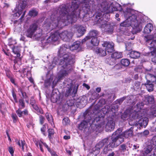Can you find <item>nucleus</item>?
Returning a JSON list of instances; mask_svg holds the SVG:
<instances>
[{"label": "nucleus", "mask_w": 156, "mask_h": 156, "mask_svg": "<svg viewBox=\"0 0 156 156\" xmlns=\"http://www.w3.org/2000/svg\"><path fill=\"white\" fill-rule=\"evenodd\" d=\"M115 126V122L112 119H108V122L105 125V130L107 132H111L113 131Z\"/></svg>", "instance_id": "20"}, {"label": "nucleus", "mask_w": 156, "mask_h": 156, "mask_svg": "<svg viewBox=\"0 0 156 156\" xmlns=\"http://www.w3.org/2000/svg\"><path fill=\"white\" fill-rule=\"evenodd\" d=\"M105 123L104 121L103 120L101 122L98 123V130L99 129L100 132H101L104 129Z\"/></svg>", "instance_id": "41"}, {"label": "nucleus", "mask_w": 156, "mask_h": 156, "mask_svg": "<svg viewBox=\"0 0 156 156\" xmlns=\"http://www.w3.org/2000/svg\"><path fill=\"white\" fill-rule=\"evenodd\" d=\"M43 34L42 30L36 23L30 25L25 32V36L27 37L36 40H39Z\"/></svg>", "instance_id": "4"}, {"label": "nucleus", "mask_w": 156, "mask_h": 156, "mask_svg": "<svg viewBox=\"0 0 156 156\" xmlns=\"http://www.w3.org/2000/svg\"><path fill=\"white\" fill-rule=\"evenodd\" d=\"M114 69H119L122 68L121 64H117L115 65L114 66Z\"/></svg>", "instance_id": "63"}, {"label": "nucleus", "mask_w": 156, "mask_h": 156, "mask_svg": "<svg viewBox=\"0 0 156 156\" xmlns=\"http://www.w3.org/2000/svg\"><path fill=\"white\" fill-rule=\"evenodd\" d=\"M151 108L150 115L153 117L156 116V107L154 105H152Z\"/></svg>", "instance_id": "37"}, {"label": "nucleus", "mask_w": 156, "mask_h": 156, "mask_svg": "<svg viewBox=\"0 0 156 156\" xmlns=\"http://www.w3.org/2000/svg\"><path fill=\"white\" fill-rule=\"evenodd\" d=\"M67 49V46H66L65 45H62L60 47V48L59 49L58 51V53L59 54V56L58 58H54V59L55 58H56L57 60L56 61H57L58 62H60V59L61 58H62L66 54H71L70 53H68L67 54H64L65 53V52L66 51V50ZM54 60H53V61Z\"/></svg>", "instance_id": "16"}, {"label": "nucleus", "mask_w": 156, "mask_h": 156, "mask_svg": "<svg viewBox=\"0 0 156 156\" xmlns=\"http://www.w3.org/2000/svg\"><path fill=\"white\" fill-rule=\"evenodd\" d=\"M27 5V2L24 0H20L18 2V11L13 14L14 16L19 17L22 13V11L25 9Z\"/></svg>", "instance_id": "14"}, {"label": "nucleus", "mask_w": 156, "mask_h": 156, "mask_svg": "<svg viewBox=\"0 0 156 156\" xmlns=\"http://www.w3.org/2000/svg\"><path fill=\"white\" fill-rule=\"evenodd\" d=\"M106 50L100 48L98 49V54L101 56H104L106 55Z\"/></svg>", "instance_id": "45"}, {"label": "nucleus", "mask_w": 156, "mask_h": 156, "mask_svg": "<svg viewBox=\"0 0 156 156\" xmlns=\"http://www.w3.org/2000/svg\"><path fill=\"white\" fill-rule=\"evenodd\" d=\"M8 150L9 152L10 153L11 156L13 155L14 151L12 147H9L8 148Z\"/></svg>", "instance_id": "62"}, {"label": "nucleus", "mask_w": 156, "mask_h": 156, "mask_svg": "<svg viewBox=\"0 0 156 156\" xmlns=\"http://www.w3.org/2000/svg\"><path fill=\"white\" fill-rule=\"evenodd\" d=\"M12 117L13 120V122H16L18 119V117L16 114L14 113L12 114Z\"/></svg>", "instance_id": "58"}, {"label": "nucleus", "mask_w": 156, "mask_h": 156, "mask_svg": "<svg viewBox=\"0 0 156 156\" xmlns=\"http://www.w3.org/2000/svg\"><path fill=\"white\" fill-rule=\"evenodd\" d=\"M152 150V146L149 145L146 147L141 152V154L140 156H150L152 155L151 153Z\"/></svg>", "instance_id": "19"}, {"label": "nucleus", "mask_w": 156, "mask_h": 156, "mask_svg": "<svg viewBox=\"0 0 156 156\" xmlns=\"http://www.w3.org/2000/svg\"><path fill=\"white\" fill-rule=\"evenodd\" d=\"M112 58L114 60L122 57V55L121 52H115L111 55Z\"/></svg>", "instance_id": "32"}, {"label": "nucleus", "mask_w": 156, "mask_h": 156, "mask_svg": "<svg viewBox=\"0 0 156 156\" xmlns=\"http://www.w3.org/2000/svg\"><path fill=\"white\" fill-rule=\"evenodd\" d=\"M129 56L132 58H137L140 57V54L139 52L132 51L130 52Z\"/></svg>", "instance_id": "33"}, {"label": "nucleus", "mask_w": 156, "mask_h": 156, "mask_svg": "<svg viewBox=\"0 0 156 156\" xmlns=\"http://www.w3.org/2000/svg\"><path fill=\"white\" fill-rule=\"evenodd\" d=\"M56 90H53L51 97V101L53 103L56 102L59 98V94H57L55 91Z\"/></svg>", "instance_id": "25"}, {"label": "nucleus", "mask_w": 156, "mask_h": 156, "mask_svg": "<svg viewBox=\"0 0 156 156\" xmlns=\"http://www.w3.org/2000/svg\"><path fill=\"white\" fill-rule=\"evenodd\" d=\"M80 42L78 41L74 42L69 47V49L71 51H73L77 49L80 45Z\"/></svg>", "instance_id": "28"}, {"label": "nucleus", "mask_w": 156, "mask_h": 156, "mask_svg": "<svg viewBox=\"0 0 156 156\" xmlns=\"http://www.w3.org/2000/svg\"><path fill=\"white\" fill-rule=\"evenodd\" d=\"M106 101L105 99L102 98L98 102V111L100 110V107L105 104Z\"/></svg>", "instance_id": "43"}, {"label": "nucleus", "mask_w": 156, "mask_h": 156, "mask_svg": "<svg viewBox=\"0 0 156 156\" xmlns=\"http://www.w3.org/2000/svg\"><path fill=\"white\" fill-rule=\"evenodd\" d=\"M127 148L126 145L123 144L120 145L119 149L121 152H124L127 150Z\"/></svg>", "instance_id": "46"}, {"label": "nucleus", "mask_w": 156, "mask_h": 156, "mask_svg": "<svg viewBox=\"0 0 156 156\" xmlns=\"http://www.w3.org/2000/svg\"><path fill=\"white\" fill-rule=\"evenodd\" d=\"M69 122V119L68 118H65L63 119L62 122L64 125H67Z\"/></svg>", "instance_id": "54"}, {"label": "nucleus", "mask_w": 156, "mask_h": 156, "mask_svg": "<svg viewBox=\"0 0 156 156\" xmlns=\"http://www.w3.org/2000/svg\"><path fill=\"white\" fill-rule=\"evenodd\" d=\"M66 86L67 85L68 86V89L66 90V96H69L71 95L73 97H74L75 96L76 94L77 90L79 87V85L77 84H76L75 85L72 91V92L73 88V83L72 80L70 79H68V81H67L65 83Z\"/></svg>", "instance_id": "8"}, {"label": "nucleus", "mask_w": 156, "mask_h": 156, "mask_svg": "<svg viewBox=\"0 0 156 156\" xmlns=\"http://www.w3.org/2000/svg\"><path fill=\"white\" fill-rule=\"evenodd\" d=\"M33 108L36 111V113L38 115L43 114V111L41 108H39L36 104L32 106Z\"/></svg>", "instance_id": "35"}, {"label": "nucleus", "mask_w": 156, "mask_h": 156, "mask_svg": "<svg viewBox=\"0 0 156 156\" xmlns=\"http://www.w3.org/2000/svg\"><path fill=\"white\" fill-rule=\"evenodd\" d=\"M130 110H126L121 115V118L123 120H126L129 118H130Z\"/></svg>", "instance_id": "31"}, {"label": "nucleus", "mask_w": 156, "mask_h": 156, "mask_svg": "<svg viewBox=\"0 0 156 156\" xmlns=\"http://www.w3.org/2000/svg\"><path fill=\"white\" fill-rule=\"evenodd\" d=\"M140 83L139 81H136L134 83V85L133 86V88L135 90H137L140 87Z\"/></svg>", "instance_id": "50"}, {"label": "nucleus", "mask_w": 156, "mask_h": 156, "mask_svg": "<svg viewBox=\"0 0 156 156\" xmlns=\"http://www.w3.org/2000/svg\"><path fill=\"white\" fill-rule=\"evenodd\" d=\"M122 131V129L121 128H119L117 130L114 132L112 134V136L114 137L117 136V138H121L123 139L124 141V138L123 137L126 138H128L129 137H131L133 135V131L132 128L129 129L128 130L125 131L123 133H121Z\"/></svg>", "instance_id": "9"}, {"label": "nucleus", "mask_w": 156, "mask_h": 156, "mask_svg": "<svg viewBox=\"0 0 156 156\" xmlns=\"http://www.w3.org/2000/svg\"><path fill=\"white\" fill-rule=\"evenodd\" d=\"M15 43H16L15 41L12 40V39H9L8 44L9 46H12Z\"/></svg>", "instance_id": "61"}, {"label": "nucleus", "mask_w": 156, "mask_h": 156, "mask_svg": "<svg viewBox=\"0 0 156 156\" xmlns=\"http://www.w3.org/2000/svg\"><path fill=\"white\" fill-rule=\"evenodd\" d=\"M12 50L13 52L16 54V56L17 57H20V53L19 51H17V48L15 47H12Z\"/></svg>", "instance_id": "51"}, {"label": "nucleus", "mask_w": 156, "mask_h": 156, "mask_svg": "<svg viewBox=\"0 0 156 156\" xmlns=\"http://www.w3.org/2000/svg\"><path fill=\"white\" fill-rule=\"evenodd\" d=\"M125 45L126 50L130 51L132 50L133 48V44L132 43L129 42L126 43Z\"/></svg>", "instance_id": "47"}, {"label": "nucleus", "mask_w": 156, "mask_h": 156, "mask_svg": "<svg viewBox=\"0 0 156 156\" xmlns=\"http://www.w3.org/2000/svg\"><path fill=\"white\" fill-rule=\"evenodd\" d=\"M59 80L58 78V77H56L55 78L54 80L52 82V88H53L57 84V83L58 81V80Z\"/></svg>", "instance_id": "52"}, {"label": "nucleus", "mask_w": 156, "mask_h": 156, "mask_svg": "<svg viewBox=\"0 0 156 156\" xmlns=\"http://www.w3.org/2000/svg\"><path fill=\"white\" fill-rule=\"evenodd\" d=\"M145 101L147 104H152L154 102V98L153 96H147L145 98Z\"/></svg>", "instance_id": "29"}, {"label": "nucleus", "mask_w": 156, "mask_h": 156, "mask_svg": "<svg viewBox=\"0 0 156 156\" xmlns=\"http://www.w3.org/2000/svg\"><path fill=\"white\" fill-rule=\"evenodd\" d=\"M38 14V12L34 9H32L29 11V15L31 16H36Z\"/></svg>", "instance_id": "48"}, {"label": "nucleus", "mask_w": 156, "mask_h": 156, "mask_svg": "<svg viewBox=\"0 0 156 156\" xmlns=\"http://www.w3.org/2000/svg\"><path fill=\"white\" fill-rule=\"evenodd\" d=\"M101 44L104 47H106V50L108 52L112 53L114 51V44L112 42L106 41L103 42Z\"/></svg>", "instance_id": "18"}, {"label": "nucleus", "mask_w": 156, "mask_h": 156, "mask_svg": "<svg viewBox=\"0 0 156 156\" xmlns=\"http://www.w3.org/2000/svg\"><path fill=\"white\" fill-rule=\"evenodd\" d=\"M92 111L93 113L88 110L84 112L83 114L84 120L79 125L80 129L82 130L83 129L86 128L88 123L92 127L94 126L95 129L98 128V105L97 104L94 106Z\"/></svg>", "instance_id": "3"}, {"label": "nucleus", "mask_w": 156, "mask_h": 156, "mask_svg": "<svg viewBox=\"0 0 156 156\" xmlns=\"http://www.w3.org/2000/svg\"><path fill=\"white\" fill-rule=\"evenodd\" d=\"M108 141V138H105L101 141L99 142L98 144V146L99 147L98 148L100 149L103 147L106 143H107Z\"/></svg>", "instance_id": "36"}, {"label": "nucleus", "mask_w": 156, "mask_h": 156, "mask_svg": "<svg viewBox=\"0 0 156 156\" xmlns=\"http://www.w3.org/2000/svg\"><path fill=\"white\" fill-rule=\"evenodd\" d=\"M145 85L148 91L151 92L153 91L154 85L152 83L147 81Z\"/></svg>", "instance_id": "34"}, {"label": "nucleus", "mask_w": 156, "mask_h": 156, "mask_svg": "<svg viewBox=\"0 0 156 156\" xmlns=\"http://www.w3.org/2000/svg\"><path fill=\"white\" fill-rule=\"evenodd\" d=\"M131 18V20L130 26L134 29L137 28L139 26V24L136 19V16L132 13Z\"/></svg>", "instance_id": "21"}, {"label": "nucleus", "mask_w": 156, "mask_h": 156, "mask_svg": "<svg viewBox=\"0 0 156 156\" xmlns=\"http://www.w3.org/2000/svg\"><path fill=\"white\" fill-rule=\"evenodd\" d=\"M75 30V28H72V31H63L59 34L60 37L63 41H69L72 38L74 33V32H72V31H74Z\"/></svg>", "instance_id": "12"}, {"label": "nucleus", "mask_w": 156, "mask_h": 156, "mask_svg": "<svg viewBox=\"0 0 156 156\" xmlns=\"http://www.w3.org/2000/svg\"><path fill=\"white\" fill-rule=\"evenodd\" d=\"M121 62V64L124 66H128L130 64V62L127 59H122Z\"/></svg>", "instance_id": "39"}, {"label": "nucleus", "mask_w": 156, "mask_h": 156, "mask_svg": "<svg viewBox=\"0 0 156 156\" xmlns=\"http://www.w3.org/2000/svg\"><path fill=\"white\" fill-rule=\"evenodd\" d=\"M75 55L70 54L65 55L60 58V62L56 61V58L54 59L53 64L54 63L56 65H62V67L63 69H61L58 73L59 80H62L68 75L72 69V65L75 62Z\"/></svg>", "instance_id": "2"}, {"label": "nucleus", "mask_w": 156, "mask_h": 156, "mask_svg": "<svg viewBox=\"0 0 156 156\" xmlns=\"http://www.w3.org/2000/svg\"><path fill=\"white\" fill-rule=\"evenodd\" d=\"M144 40L146 42V45L149 49L152 50L149 53V54H151L154 57L152 58V61L154 63H156V31L154 34L144 37Z\"/></svg>", "instance_id": "6"}, {"label": "nucleus", "mask_w": 156, "mask_h": 156, "mask_svg": "<svg viewBox=\"0 0 156 156\" xmlns=\"http://www.w3.org/2000/svg\"><path fill=\"white\" fill-rule=\"evenodd\" d=\"M83 4L81 10L78 9L80 3L79 0H73L71 5H62L59 6L58 10L59 15L57 18V16L53 14L51 15L50 18L45 21L46 25L52 29L56 27L62 28L68 23H75L77 18L84 17L85 15L89 14L91 4L93 3L92 0H82Z\"/></svg>", "instance_id": "1"}, {"label": "nucleus", "mask_w": 156, "mask_h": 156, "mask_svg": "<svg viewBox=\"0 0 156 156\" xmlns=\"http://www.w3.org/2000/svg\"><path fill=\"white\" fill-rule=\"evenodd\" d=\"M129 113L130 118L134 119H140L145 115L143 109H141L140 111L138 112L133 110H130Z\"/></svg>", "instance_id": "15"}, {"label": "nucleus", "mask_w": 156, "mask_h": 156, "mask_svg": "<svg viewBox=\"0 0 156 156\" xmlns=\"http://www.w3.org/2000/svg\"><path fill=\"white\" fill-rule=\"evenodd\" d=\"M59 34L58 32H55L51 34L47 39L41 40V43L43 45L45 46L47 44L56 41L59 39Z\"/></svg>", "instance_id": "13"}, {"label": "nucleus", "mask_w": 156, "mask_h": 156, "mask_svg": "<svg viewBox=\"0 0 156 156\" xmlns=\"http://www.w3.org/2000/svg\"><path fill=\"white\" fill-rule=\"evenodd\" d=\"M36 145L37 146H38V145H39L40 149L41 151L42 152H44V150L42 148V146L43 145L47 148L48 151L49 152H50L51 151V149L49 147L48 145L46 143L42 142L41 140L37 141L36 143Z\"/></svg>", "instance_id": "23"}, {"label": "nucleus", "mask_w": 156, "mask_h": 156, "mask_svg": "<svg viewBox=\"0 0 156 156\" xmlns=\"http://www.w3.org/2000/svg\"><path fill=\"white\" fill-rule=\"evenodd\" d=\"M20 109L19 108L18 110L16 111V113L20 117H22L23 116L22 111H21Z\"/></svg>", "instance_id": "53"}, {"label": "nucleus", "mask_w": 156, "mask_h": 156, "mask_svg": "<svg viewBox=\"0 0 156 156\" xmlns=\"http://www.w3.org/2000/svg\"><path fill=\"white\" fill-rule=\"evenodd\" d=\"M149 119L147 117H141L138 121V123L141 127L145 128L148 125Z\"/></svg>", "instance_id": "22"}, {"label": "nucleus", "mask_w": 156, "mask_h": 156, "mask_svg": "<svg viewBox=\"0 0 156 156\" xmlns=\"http://www.w3.org/2000/svg\"><path fill=\"white\" fill-rule=\"evenodd\" d=\"M54 133V131L53 129H48V137L50 141L52 139V136Z\"/></svg>", "instance_id": "42"}, {"label": "nucleus", "mask_w": 156, "mask_h": 156, "mask_svg": "<svg viewBox=\"0 0 156 156\" xmlns=\"http://www.w3.org/2000/svg\"><path fill=\"white\" fill-rule=\"evenodd\" d=\"M91 39L90 43L92 46H97L98 45V37H93Z\"/></svg>", "instance_id": "38"}, {"label": "nucleus", "mask_w": 156, "mask_h": 156, "mask_svg": "<svg viewBox=\"0 0 156 156\" xmlns=\"http://www.w3.org/2000/svg\"><path fill=\"white\" fill-rule=\"evenodd\" d=\"M98 7L102 12H110L115 11H121L122 10L121 5L119 4L116 3L114 5H112L108 4L105 0H98Z\"/></svg>", "instance_id": "5"}, {"label": "nucleus", "mask_w": 156, "mask_h": 156, "mask_svg": "<svg viewBox=\"0 0 156 156\" xmlns=\"http://www.w3.org/2000/svg\"><path fill=\"white\" fill-rule=\"evenodd\" d=\"M52 80V79L50 77L49 79L45 80L44 81V85L45 87H48L50 86Z\"/></svg>", "instance_id": "49"}, {"label": "nucleus", "mask_w": 156, "mask_h": 156, "mask_svg": "<svg viewBox=\"0 0 156 156\" xmlns=\"http://www.w3.org/2000/svg\"><path fill=\"white\" fill-rule=\"evenodd\" d=\"M97 36L98 31L96 30H92L90 31L87 36L82 40L81 43L83 44L90 39L93 37H97Z\"/></svg>", "instance_id": "17"}, {"label": "nucleus", "mask_w": 156, "mask_h": 156, "mask_svg": "<svg viewBox=\"0 0 156 156\" xmlns=\"http://www.w3.org/2000/svg\"><path fill=\"white\" fill-rule=\"evenodd\" d=\"M132 12V10L128 8H127L126 10L123 11L124 16L127 18V19L120 24V25L121 26L127 27L130 26Z\"/></svg>", "instance_id": "10"}, {"label": "nucleus", "mask_w": 156, "mask_h": 156, "mask_svg": "<svg viewBox=\"0 0 156 156\" xmlns=\"http://www.w3.org/2000/svg\"><path fill=\"white\" fill-rule=\"evenodd\" d=\"M113 109V108H112L111 109L109 106L106 105L104 106V108L101 109L99 112H98V114L101 113V114H102V113H103V115H102L101 117L103 118L105 115L108 112L110 111V110H111L112 111H113L112 110V109ZM102 119H103V118H102Z\"/></svg>", "instance_id": "24"}, {"label": "nucleus", "mask_w": 156, "mask_h": 156, "mask_svg": "<svg viewBox=\"0 0 156 156\" xmlns=\"http://www.w3.org/2000/svg\"><path fill=\"white\" fill-rule=\"evenodd\" d=\"M45 116L48 121L51 125L53 123V119L52 116L48 113H46L45 114Z\"/></svg>", "instance_id": "40"}, {"label": "nucleus", "mask_w": 156, "mask_h": 156, "mask_svg": "<svg viewBox=\"0 0 156 156\" xmlns=\"http://www.w3.org/2000/svg\"><path fill=\"white\" fill-rule=\"evenodd\" d=\"M86 31V30L84 27L82 26H80L78 27L77 33L78 36L79 37L83 35Z\"/></svg>", "instance_id": "27"}, {"label": "nucleus", "mask_w": 156, "mask_h": 156, "mask_svg": "<svg viewBox=\"0 0 156 156\" xmlns=\"http://www.w3.org/2000/svg\"><path fill=\"white\" fill-rule=\"evenodd\" d=\"M16 143L21 148L22 150L24 151V147L27 146L25 141L24 140H17Z\"/></svg>", "instance_id": "30"}, {"label": "nucleus", "mask_w": 156, "mask_h": 156, "mask_svg": "<svg viewBox=\"0 0 156 156\" xmlns=\"http://www.w3.org/2000/svg\"><path fill=\"white\" fill-rule=\"evenodd\" d=\"M67 104L69 106H72L74 105L73 101L72 100H69L67 101Z\"/></svg>", "instance_id": "59"}, {"label": "nucleus", "mask_w": 156, "mask_h": 156, "mask_svg": "<svg viewBox=\"0 0 156 156\" xmlns=\"http://www.w3.org/2000/svg\"><path fill=\"white\" fill-rule=\"evenodd\" d=\"M101 18L98 19V26H99L102 31L108 33H112L113 31V27L109 24L105 23L102 21Z\"/></svg>", "instance_id": "11"}, {"label": "nucleus", "mask_w": 156, "mask_h": 156, "mask_svg": "<svg viewBox=\"0 0 156 156\" xmlns=\"http://www.w3.org/2000/svg\"><path fill=\"white\" fill-rule=\"evenodd\" d=\"M126 99V97L125 96L117 100V103H118L119 104H121L124 100Z\"/></svg>", "instance_id": "60"}, {"label": "nucleus", "mask_w": 156, "mask_h": 156, "mask_svg": "<svg viewBox=\"0 0 156 156\" xmlns=\"http://www.w3.org/2000/svg\"><path fill=\"white\" fill-rule=\"evenodd\" d=\"M126 97V99L127 100L129 103H131L132 102V100L133 99V97L132 96H125Z\"/></svg>", "instance_id": "57"}, {"label": "nucleus", "mask_w": 156, "mask_h": 156, "mask_svg": "<svg viewBox=\"0 0 156 156\" xmlns=\"http://www.w3.org/2000/svg\"><path fill=\"white\" fill-rule=\"evenodd\" d=\"M152 144L156 146V136H154L152 139Z\"/></svg>", "instance_id": "64"}, {"label": "nucleus", "mask_w": 156, "mask_h": 156, "mask_svg": "<svg viewBox=\"0 0 156 156\" xmlns=\"http://www.w3.org/2000/svg\"><path fill=\"white\" fill-rule=\"evenodd\" d=\"M19 108L23 109L25 108V104L23 99H20L19 101Z\"/></svg>", "instance_id": "44"}, {"label": "nucleus", "mask_w": 156, "mask_h": 156, "mask_svg": "<svg viewBox=\"0 0 156 156\" xmlns=\"http://www.w3.org/2000/svg\"><path fill=\"white\" fill-rule=\"evenodd\" d=\"M44 120L45 118L42 115H40L39 116V122L42 125L44 123Z\"/></svg>", "instance_id": "56"}, {"label": "nucleus", "mask_w": 156, "mask_h": 156, "mask_svg": "<svg viewBox=\"0 0 156 156\" xmlns=\"http://www.w3.org/2000/svg\"><path fill=\"white\" fill-rule=\"evenodd\" d=\"M153 29V25L151 23H148L144 27V33L146 34H149Z\"/></svg>", "instance_id": "26"}, {"label": "nucleus", "mask_w": 156, "mask_h": 156, "mask_svg": "<svg viewBox=\"0 0 156 156\" xmlns=\"http://www.w3.org/2000/svg\"><path fill=\"white\" fill-rule=\"evenodd\" d=\"M153 75H152V74L150 73H148L146 75L145 77L147 80V82L150 81V79H151V78L153 76Z\"/></svg>", "instance_id": "55"}, {"label": "nucleus", "mask_w": 156, "mask_h": 156, "mask_svg": "<svg viewBox=\"0 0 156 156\" xmlns=\"http://www.w3.org/2000/svg\"><path fill=\"white\" fill-rule=\"evenodd\" d=\"M111 141L109 144L105 146L104 149V153L106 154L108 151L112 150V148L116 147L123 142V139L121 138H117V136L114 137L112 135Z\"/></svg>", "instance_id": "7"}]
</instances>
